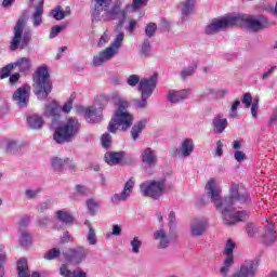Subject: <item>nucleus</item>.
<instances>
[{
	"label": "nucleus",
	"mask_w": 277,
	"mask_h": 277,
	"mask_svg": "<svg viewBox=\"0 0 277 277\" xmlns=\"http://www.w3.org/2000/svg\"><path fill=\"white\" fill-rule=\"evenodd\" d=\"M220 185V180L215 177L210 179L206 184L207 196L211 198L217 211L222 213L225 224L230 226L237 224V222H243L248 217V213L236 210L233 206L237 205V202H246L248 196L239 193V186L237 184H232L229 196L222 199V187Z\"/></svg>",
	"instance_id": "1"
},
{
	"label": "nucleus",
	"mask_w": 277,
	"mask_h": 277,
	"mask_svg": "<svg viewBox=\"0 0 277 277\" xmlns=\"http://www.w3.org/2000/svg\"><path fill=\"white\" fill-rule=\"evenodd\" d=\"M235 25L240 27L246 25V27L251 29V31H261V29L269 27V21H267V17L263 15L250 16L232 13L223 17L212 19L206 27L205 31L208 36H212L213 34H217V31H222V29L235 27Z\"/></svg>",
	"instance_id": "2"
},
{
	"label": "nucleus",
	"mask_w": 277,
	"mask_h": 277,
	"mask_svg": "<svg viewBox=\"0 0 277 277\" xmlns=\"http://www.w3.org/2000/svg\"><path fill=\"white\" fill-rule=\"evenodd\" d=\"M113 101L115 103V111L111 116V119L108 123L109 133H118V131H129L130 127H133L135 117L129 110L131 104L127 98L116 93L113 95Z\"/></svg>",
	"instance_id": "3"
},
{
	"label": "nucleus",
	"mask_w": 277,
	"mask_h": 277,
	"mask_svg": "<svg viewBox=\"0 0 277 277\" xmlns=\"http://www.w3.org/2000/svg\"><path fill=\"white\" fill-rule=\"evenodd\" d=\"M109 5H111V0H95V9L92 13L94 21L107 22L119 19L118 27H122V21L127 18L124 11L120 10L122 2L120 0L115 1L110 10L107 9Z\"/></svg>",
	"instance_id": "4"
},
{
	"label": "nucleus",
	"mask_w": 277,
	"mask_h": 277,
	"mask_svg": "<svg viewBox=\"0 0 277 277\" xmlns=\"http://www.w3.org/2000/svg\"><path fill=\"white\" fill-rule=\"evenodd\" d=\"M32 81L34 93L39 101H44V98L51 94V90H53L49 67H47V65L39 66L32 76Z\"/></svg>",
	"instance_id": "5"
},
{
	"label": "nucleus",
	"mask_w": 277,
	"mask_h": 277,
	"mask_svg": "<svg viewBox=\"0 0 277 277\" xmlns=\"http://www.w3.org/2000/svg\"><path fill=\"white\" fill-rule=\"evenodd\" d=\"M140 192L145 198L159 200L163 194L170 192V187L166 179L145 181L140 185Z\"/></svg>",
	"instance_id": "6"
},
{
	"label": "nucleus",
	"mask_w": 277,
	"mask_h": 277,
	"mask_svg": "<svg viewBox=\"0 0 277 277\" xmlns=\"http://www.w3.org/2000/svg\"><path fill=\"white\" fill-rule=\"evenodd\" d=\"M79 131H81V123L79 120L72 117L68 118L55 130L54 140L57 144L70 142Z\"/></svg>",
	"instance_id": "7"
},
{
	"label": "nucleus",
	"mask_w": 277,
	"mask_h": 277,
	"mask_svg": "<svg viewBox=\"0 0 277 277\" xmlns=\"http://www.w3.org/2000/svg\"><path fill=\"white\" fill-rule=\"evenodd\" d=\"M123 41L124 32H118L114 42H111L108 48L93 56V64L95 66H103V64H107V62L114 60V57L118 55V51H120V47H122Z\"/></svg>",
	"instance_id": "8"
},
{
	"label": "nucleus",
	"mask_w": 277,
	"mask_h": 277,
	"mask_svg": "<svg viewBox=\"0 0 277 277\" xmlns=\"http://www.w3.org/2000/svg\"><path fill=\"white\" fill-rule=\"evenodd\" d=\"M25 17H21L14 28V36L11 41V51H16V49H24L27 47L28 42L31 40V32H25L23 35V29H25Z\"/></svg>",
	"instance_id": "9"
},
{
	"label": "nucleus",
	"mask_w": 277,
	"mask_h": 277,
	"mask_svg": "<svg viewBox=\"0 0 277 277\" xmlns=\"http://www.w3.org/2000/svg\"><path fill=\"white\" fill-rule=\"evenodd\" d=\"M71 109L72 98H69L63 107H60V104H57L55 101H51L49 104L45 105L43 116H45V118H52V120H56L57 118H60L61 111H64V114H69Z\"/></svg>",
	"instance_id": "10"
},
{
	"label": "nucleus",
	"mask_w": 277,
	"mask_h": 277,
	"mask_svg": "<svg viewBox=\"0 0 277 277\" xmlns=\"http://www.w3.org/2000/svg\"><path fill=\"white\" fill-rule=\"evenodd\" d=\"M77 114H80V116H84L87 122H101L103 119V115L101 111H103V107H98V105L94 104L91 107H83V106H78L76 108Z\"/></svg>",
	"instance_id": "11"
},
{
	"label": "nucleus",
	"mask_w": 277,
	"mask_h": 277,
	"mask_svg": "<svg viewBox=\"0 0 277 277\" xmlns=\"http://www.w3.org/2000/svg\"><path fill=\"white\" fill-rule=\"evenodd\" d=\"M157 74H154L149 78L141 79L138 83V92L141 93V96L144 98H150V96H153L155 88H157Z\"/></svg>",
	"instance_id": "12"
},
{
	"label": "nucleus",
	"mask_w": 277,
	"mask_h": 277,
	"mask_svg": "<svg viewBox=\"0 0 277 277\" xmlns=\"http://www.w3.org/2000/svg\"><path fill=\"white\" fill-rule=\"evenodd\" d=\"M207 228H209V221L207 217H198L190 222L189 233L192 237H202V235L207 233Z\"/></svg>",
	"instance_id": "13"
},
{
	"label": "nucleus",
	"mask_w": 277,
	"mask_h": 277,
	"mask_svg": "<svg viewBox=\"0 0 277 277\" xmlns=\"http://www.w3.org/2000/svg\"><path fill=\"white\" fill-rule=\"evenodd\" d=\"M85 256H88V251H85L83 247L69 249L65 253L66 261H68V263H71L72 265H79V263L85 261Z\"/></svg>",
	"instance_id": "14"
},
{
	"label": "nucleus",
	"mask_w": 277,
	"mask_h": 277,
	"mask_svg": "<svg viewBox=\"0 0 277 277\" xmlns=\"http://www.w3.org/2000/svg\"><path fill=\"white\" fill-rule=\"evenodd\" d=\"M134 187H135V179L131 177L129 181L126 182L121 193L113 195L111 201L124 202V200H129V198H131V194H133Z\"/></svg>",
	"instance_id": "15"
},
{
	"label": "nucleus",
	"mask_w": 277,
	"mask_h": 277,
	"mask_svg": "<svg viewBox=\"0 0 277 277\" xmlns=\"http://www.w3.org/2000/svg\"><path fill=\"white\" fill-rule=\"evenodd\" d=\"M29 92H31V87H29V84L23 85L13 94V101H15L19 107H25L27 103H29Z\"/></svg>",
	"instance_id": "16"
},
{
	"label": "nucleus",
	"mask_w": 277,
	"mask_h": 277,
	"mask_svg": "<svg viewBox=\"0 0 277 277\" xmlns=\"http://www.w3.org/2000/svg\"><path fill=\"white\" fill-rule=\"evenodd\" d=\"M192 94V91L187 89L182 90H170L167 94V101L169 103H182V101H187Z\"/></svg>",
	"instance_id": "17"
},
{
	"label": "nucleus",
	"mask_w": 277,
	"mask_h": 277,
	"mask_svg": "<svg viewBox=\"0 0 277 277\" xmlns=\"http://www.w3.org/2000/svg\"><path fill=\"white\" fill-rule=\"evenodd\" d=\"M141 161L147 168H155L157 166V153L155 149L147 147L141 151Z\"/></svg>",
	"instance_id": "18"
},
{
	"label": "nucleus",
	"mask_w": 277,
	"mask_h": 277,
	"mask_svg": "<svg viewBox=\"0 0 277 277\" xmlns=\"http://www.w3.org/2000/svg\"><path fill=\"white\" fill-rule=\"evenodd\" d=\"M51 164L53 170H55L56 172H62V170H75V162H72V160L66 158V159H62V158H52L51 160Z\"/></svg>",
	"instance_id": "19"
},
{
	"label": "nucleus",
	"mask_w": 277,
	"mask_h": 277,
	"mask_svg": "<svg viewBox=\"0 0 277 277\" xmlns=\"http://www.w3.org/2000/svg\"><path fill=\"white\" fill-rule=\"evenodd\" d=\"M254 274H256V263L248 261L241 265L240 271L234 274L233 277H254Z\"/></svg>",
	"instance_id": "20"
},
{
	"label": "nucleus",
	"mask_w": 277,
	"mask_h": 277,
	"mask_svg": "<svg viewBox=\"0 0 277 277\" xmlns=\"http://www.w3.org/2000/svg\"><path fill=\"white\" fill-rule=\"evenodd\" d=\"M194 138L186 137L181 142L179 154L181 157H189L194 153Z\"/></svg>",
	"instance_id": "21"
},
{
	"label": "nucleus",
	"mask_w": 277,
	"mask_h": 277,
	"mask_svg": "<svg viewBox=\"0 0 277 277\" xmlns=\"http://www.w3.org/2000/svg\"><path fill=\"white\" fill-rule=\"evenodd\" d=\"M104 159L108 166H118L122 159H124V153L122 151H107Z\"/></svg>",
	"instance_id": "22"
},
{
	"label": "nucleus",
	"mask_w": 277,
	"mask_h": 277,
	"mask_svg": "<svg viewBox=\"0 0 277 277\" xmlns=\"http://www.w3.org/2000/svg\"><path fill=\"white\" fill-rule=\"evenodd\" d=\"M42 14H44V0H40L32 13L34 27H40L42 25Z\"/></svg>",
	"instance_id": "23"
},
{
	"label": "nucleus",
	"mask_w": 277,
	"mask_h": 277,
	"mask_svg": "<svg viewBox=\"0 0 277 277\" xmlns=\"http://www.w3.org/2000/svg\"><path fill=\"white\" fill-rule=\"evenodd\" d=\"M14 68H18L19 72L27 74L31 70V58L19 57L15 63H13Z\"/></svg>",
	"instance_id": "24"
},
{
	"label": "nucleus",
	"mask_w": 277,
	"mask_h": 277,
	"mask_svg": "<svg viewBox=\"0 0 277 277\" xmlns=\"http://www.w3.org/2000/svg\"><path fill=\"white\" fill-rule=\"evenodd\" d=\"M146 124H148V119H142L140 121H136L132 129H131V136L132 140H138L140 138V133H142V131H144V129H146Z\"/></svg>",
	"instance_id": "25"
},
{
	"label": "nucleus",
	"mask_w": 277,
	"mask_h": 277,
	"mask_svg": "<svg viewBox=\"0 0 277 277\" xmlns=\"http://www.w3.org/2000/svg\"><path fill=\"white\" fill-rule=\"evenodd\" d=\"M60 274L64 277H88V274L82 269L78 268L77 271L71 272L70 269H68V266L66 264H63L61 266Z\"/></svg>",
	"instance_id": "26"
},
{
	"label": "nucleus",
	"mask_w": 277,
	"mask_h": 277,
	"mask_svg": "<svg viewBox=\"0 0 277 277\" xmlns=\"http://www.w3.org/2000/svg\"><path fill=\"white\" fill-rule=\"evenodd\" d=\"M50 15L53 16L55 21H64L66 16H70V6H66L64 10L58 5L50 12Z\"/></svg>",
	"instance_id": "27"
},
{
	"label": "nucleus",
	"mask_w": 277,
	"mask_h": 277,
	"mask_svg": "<svg viewBox=\"0 0 277 277\" xmlns=\"http://www.w3.org/2000/svg\"><path fill=\"white\" fill-rule=\"evenodd\" d=\"M196 8V1L195 0H186L182 3H180L179 9L182 12V16H189L194 13Z\"/></svg>",
	"instance_id": "28"
},
{
	"label": "nucleus",
	"mask_w": 277,
	"mask_h": 277,
	"mask_svg": "<svg viewBox=\"0 0 277 277\" xmlns=\"http://www.w3.org/2000/svg\"><path fill=\"white\" fill-rule=\"evenodd\" d=\"M263 241L266 246H272V243H274V241H276V230L274 228L273 223H268L266 225V232L263 237Z\"/></svg>",
	"instance_id": "29"
},
{
	"label": "nucleus",
	"mask_w": 277,
	"mask_h": 277,
	"mask_svg": "<svg viewBox=\"0 0 277 277\" xmlns=\"http://www.w3.org/2000/svg\"><path fill=\"white\" fill-rule=\"evenodd\" d=\"M215 133H224L226 127H228V121L226 118L222 117L221 115L214 117L213 122Z\"/></svg>",
	"instance_id": "30"
},
{
	"label": "nucleus",
	"mask_w": 277,
	"mask_h": 277,
	"mask_svg": "<svg viewBox=\"0 0 277 277\" xmlns=\"http://www.w3.org/2000/svg\"><path fill=\"white\" fill-rule=\"evenodd\" d=\"M154 239L158 241L159 248H168V243H170V238L168 234L163 229H159L154 233Z\"/></svg>",
	"instance_id": "31"
},
{
	"label": "nucleus",
	"mask_w": 277,
	"mask_h": 277,
	"mask_svg": "<svg viewBox=\"0 0 277 277\" xmlns=\"http://www.w3.org/2000/svg\"><path fill=\"white\" fill-rule=\"evenodd\" d=\"M84 224L89 228V232L87 234V241L89 246H96V243H98V239L96 238V230L94 229V227H92L90 221H85Z\"/></svg>",
	"instance_id": "32"
},
{
	"label": "nucleus",
	"mask_w": 277,
	"mask_h": 277,
	"mask_svg": "<svg viewBox=\"0 0 277 277\" xmlns=\"http://www.w3.org/2000/svg\"><path fill=\"white\" fill-rule=\"evenodd\" d=\"M17 273H18V277H30L31 276L29 274V266L27 265L26 259H21L17 262Z\"/></svg>",
	"instance_id": "33"
},
{
	"label": "nucleus",
	"mask_w": 277,
	"mask_h": 277,
	"mask_svg": "<svg viewBox=\"0 0 277 277\" xmlns=\"http://www.w3.org/2000/svg\"><path fill=\"white\" fill-rule=\"evenodd\" d=\"M28 124L31 129H42L44 120L38 115L28 117Z\"/></svg>",
	"instance_id": "34"
},
{
	"label": "nucleus",
	"mask_w": 277,
	"mask_h": 277,
	"mask_svg": "<svg viewBox=\"0 0 277 277\" xmlns=\"http://www.w3.org/2000/svg\"><path fill=\"white\" fill-rule=\"evenodd\" d=\"M130 248L132 254H140V250L142 249V239L137 236L133 237L130 240Z\"/></svg>",
	"instance_id": "35"
},
{
	"label": "nucleus",
	"mask_w": 277,
	"mask_h": 277,
	"mask_svg": "<svg viewBox=\"0 0 277 277\" xmlns=\"http://www.w3.org/2000/svg\"><path fill=\"white\" fill-rule=\"evenodd\" d=\"M56 217L60 222H63V224H72L74 222L72 215L66 211L58 210L56 212Z\"/></svg>",
	"instance_id": "36"
},
{
	"label": "nucleus",
	"mask_w": 277,
	"mask_h": 277,
	"mask_svg": "<svg viewBox=\"0 0 277 277\" xmlns=\"http://www.w3.org/2000/svg\"><path fill=\"white\" fill-rule=\"evenodd\" d=\"M14 63H11L0 69V79H8L10 77V72L14 70Z\"/></svg>",
	"instance_id": "37"
},
{
	"label": "nucleus",
	"mask_w": 277,
	"mask_h": 277,
	"mask_svg": "<svg viewBox=\"0 0 277 277\" xmlns=\"http://www.w3.org/2000/svg\"><path fill=\"white\" fill-rule=\"evenodd\" d=\"M235 247H236V245L233 240H227L226 245H225V248H224V251H223L224 256H233V252L235 250Z\"/></svg>",
	"instance_id": "38"
},
{
	"label": "nucleus",
	"mask_w": 277,
	"mask_h": 277,
	"mask_svg": "<svg viewBox=\"0 0 277 277\" xmlns=\"http://www.w3.org/2000/svg\"><path fill=\"white\" fill-rule=\"evenodd\" d=\"M148 98L149 97L141 96V100H134V107H136V109H146V107H148Z\"/></svg>",
	"instance_id": "39"
},
{
	"label": "nucleus",
	"mask_w": 277,
	"mask_h": 277,
	"mask_svg": "<svg viewBox=\"0 0 277 277\" xmlns=\"http://www.w3.org/2000/svg\"><path fill=\"white\" fill-rule=\"evenodd\" d=\"M103 148H110L111 147V134L104 133L101 137Z\"/></svg>",
	"instance_id": "40"
},
{
	"label": "nucleus",
	"mask_w": 277,
	"mask_h": 277,
	"mask_svg": "<svg viewBox=\"0 0 277 277\" xmlns=\"http://www.w3.org/2000/svg\"><path fill=\"white\" fill-rule=\"evenodd\" d=\"M240 101H241L242 105L246 106L247 109H250L252 103L254 102V101H252V94H250V93L243 94L241 96Z\"/></svg>",
	"instance_id": "41"
},
{
	"label": "nucleus",
	"mask_w": 277,
	"mask_h": 277,
	"mask_svg": "<svg viewBox=\"0 0 277 277\" xmlns=\"http://www.w3.org/2000/svg\"><path fill=\"white\" fill-rule=\"evenodd\" d=\"M87 207H88L91 215H94V213H96V210L98 209V201H96L94 199H89L87 201Z\"/></svg>",
	"instance_id": "42"
},
{
	"label": "nucleus",
	"mask_w": 277,
	"mask_h": 277,
	"mask_svg": "<svg viewBox=\"0 0 277 277\" xmlns=\"http://www.w3.org/2000/svg\"><path fill=\"white\" fill-rule=\"evenodd\" d=\"M64 29H66V26H64V25L53 26L50 31V38H57V35L62 34V31H64Z\"/></svg>",
	"instance_id": "43"
},
{
	"label": "nucleus",
	"mask_w": 277,
	"mask_h": 277,
	"mask_svg": "<svg viewBox=\"0 0 277 277\" xmlns=\"http://www.w3.org/2000/svg\"><path fill=\"white\" fill-rule=\"evenodd\" d=\"M57 256H60V249H51L45 253L44 259H47V261H53V259H57Z\"/></svg>",
	"instance_id": "44"
},
{
	"label": "nucleus",
	"mask_w": 277,
	"mask_h": 277,
	"mask_svg": "<svg viewBox=\"0 0 277 277\" xmlns=\"http://www.w3.org/2000/svg\"><path fill=\"white\" fill-rule=\"evenodd\" d=\"M109 40H111V35H109V32L105 31L98 42H97V47H105V44H107V42H109Z\"/></svg>",
	"instance_id": "45"
},
{
	"label": "nucleus",
	"mask_w": 277,
	"mask_h": 277,
	"mask_svg": "<svg viewBox=\"0 0 277 277\" xmlns=\"http://www.w3.org/2000/svg\"><path fill=\"white\" fill-rule=\"evenodd\" d=\"M157 31V24L155 23H150L146 26L145 28V34L146 36H148L149 38L155 36V32Z\"/></svg>",
	"instance_id": "46"
},
{
	"label": "nucleus",
	"mask_w": 277,
	"mask_h": 277,
	"mask_svg": "<svg viewBox=\"0 0 277 277\" xmlns=\"http://www.w3.org/2000/svg\"><path fill=\"white\" fill-rule=\"evenodd\" d=\"M251 115H252V118H256V116H259V97H255L252 102Z\"/></svg>",
	"instance_id": "47"
},
{
	"label": "nucleus",
	"mask_w": 277,
	"mask_h": 277,
	"mask_svg": "<svg viewBox=\"0 0 277 277\" xmlns=\"http://www.w3.org/2000/svg\"><path fill=\"white\" fill-rule=\"evenodd\" d=\"M148 4V0H133L132 8L133 10H140L141 8H145Z\"/></svg>",
	"instance_id": "48"
},
{
	"label": "nucleus",
	"mask_w": 277,
	"mask_h": 277,
	"mask_svg": "<svg viewBox=\"0 0 277 277\" xmlns=\"http://www.w3.org/2000/svg\"><path fill=\"white\" fill-rule=\"evenodd\" d=\"M19 241H21L22 246H27V243H29V241H31V236L29 235V233L23 232L21 234Z\"/></svg>",
	"instance_id": "49"
},
{
	"label": "nucleus",
	"mask_w": 277,
	"mask_h": 277,
	"mask_svg": "<svg viewBox=\"0 0 277 277\" xmlns=\"http://www.w3.org/2000/svg\"><path fill=\"white\" fill-rule=\"evenodd\" d=\"M140 76L137 75H132L128 78L127 82L129 85H131L132 88L137 85V83L140 84Z\"/></svg>",
	"instance_id": "50"
},
{
	"label": "nucleus",
	"mask_w": 277,
	"mask_h": 277,
	"mask_svg": "<svg viewBox=\"0 0 277 277\" xmlns=\"http://www.w3.org/2000/svg\"><path fill=\"white\" fill-rule=\"evenodd\" d=\"M239 105H241V102L235 101L232 105V114L229 115V118H237V109L239 108Z\"/></svg>",
	"instance_id": "51"
},
{
	"label": "nucleus",
	"mask_w": 277,
	"mask_h": 277,
	"mask_svg": "<svg viewBox=\"0 0 277 277\" xmlns=\"http://www.w3.org/2000/svg\"><path fill=\"white\" fill-rule=\"evenodd\" d=\"M195 67L184 68L181 72L183 79H187V77H192L194 75Z\"/></svg>",
	"instance_id": "52"
},
{
	"label": "nucleus",
	"mask_w": 277,
	"mask_h": 277,
	"mask_svg": "<svg viewBox=\"0 0 277 277\" xmlns=\"http://www.w3.org/2000/svg\"><path fill=\"white\" fill-rule=\"evenodd\" d=\"M224 141H217L216 142V149H215V154L217 155V157H222V155H224Z\"/></svg>",
	"instance_id": "53"
},
{
	"label": "nucleus",
	"mask_w": 277,
	"mask_h": 277,
	"mask_svg": "<svg viewBox=\"0 0 277 277\" xmlns=\"http://www.w3.org/2000/svg\"><path fill=\"white\" fill-rule=\"evenodd\" d=\"M38 194H40V190H38V189H27L25 192V196H26V198H28V200H31V198H36V196H38Z\"/></svg>",
	"instance_id": "54"
},
{
	"label": "nucleus",
	"mask_w": 277,
	"mask_h": 277,
	"mask_svg": "<svg viewBox=\"0 0 277 277\" xmlns=\"http://www.w3.org/2000/svg\"><path fill=\"white\" fill-rule=\"evenodd\" d=\"M234 158L236 159V161L241 163V161H245V159H246V154L241 150H236L234 153Z\"/></svg>",
	"instance_id": "55"
},
{
	"label": "nucleus",
	"mask_w": 277,
	"mask_h": 277,
	"mask_svg": "<svg viewBox=\"0 0 277 277\" xmlns=\"http://www.w3.org/2000/svg\"><path fill=\"white\" fill-rule=\"evenodd\" d=\"M5 252H0V277H3V265H5Z\"/></svg>",
	"instance_id": "56"
},
{
	"label": "nucleus",
	"mask_w": 277,
	"mask_h": 277,
	"mask_svg": "<svg viewBox=\"0 0 277 277\" xmlns=\"http://www.w3.org/2000/svg\"><path fill=\"white\" fill-rule=\"evenodd\" d=\"M135 27H137V21L135 19H130L129 25L126 27L127 31L130 34H133L135 31Z\"/></svg>",
	"instance_id": "57"
},
{
	"label": "nucleus",
	"mask_w": 277,
	"mask_h": 277,
	"mask_svg": "<svg viewBox=\"0 0 277 277\" xmlns=\"http://www.w3.org/2000/svg\"><path fill=\"white\" fill-rule=\"evenodd\" d=\"M224 265L227 267H232L233 263H235L234 255H225Z\"/></svg>",
	"instance_id": "58"
},
{
	"label": "nucleus",
	"mask_w": 277,
	"mask_h": 277,
	"mask_svg": "<svg viewBox=\"0 0 277 277\" xmlns=\"http://www.w3.org/2000/svg\"><path fill=\"white\" fill-rule=\"evenodd\" d=\"M113 235L115 236L122 235V228L119 225H113Z\"/></svg>",
	"instance_id": "59"
},
{
	"label": "nucleus",
	"mask_w": 277,
	"mask_h": 277,
	"mask_svg": "<svg viewBox=\"0 0 277 277\" xmlns=\"http://www.w3.org/2000/svg\"><path fill=\"white\" fill-rule=\"evenodd\" d=\"M150 51V41H144L142 45V52L143 53H148Z\"/></svg>",
	"instance_id": "60"
},
{
	"label": "nucleus",
	"mask_w": 277,
	"mask_h": 277,
	"mask_svg": "<svg viewBox=\"0 0 277 277\" xmlns=\"http://www.w3.org/2000/svg\"><path fill=\"white\" fill-rule=\"evenodd\" d=\"M226 94H228V91H226L225 89L215 92L216 98H222L223 96H226Z\"/></svg>",
	"instance_id": "61"
},
{
	"label": "nucleus",
	"mask_w": 277,
	"mask_h": 277,
	"mask_svg": "<svg viewBox=\"0 0 277 277\" xmlns=\"http://www.w3.org/2000/svg\"><path fill=\"white\" fill-rule=\"evenodd\" d=\"M220 272H221V274H222L223 276H227L228 273L230 272V266H226V265L224 264V266L220 268Z\"/></svg>",
	"instance_id": "62"
},
{
	"label": "nucleus",
	"mask_w": 277,
	"mask_h": 277,
	"mask_svg": "<svg viewBox=\"0 0 277 277\" xmlns=\"http://www.w3.org/2000/svg\"><path fill=\"white\" fill-rule=\"evenodd\" d=\"M16 148V142H9L6 145L8 153H12Z\"/></svg>",
	"instance_id": "63"
},
{
	"label": "nucleus",
	"mask_w": 277,
	"mask_h": 277,
	"mask_svg": "<svg viewBox=\"0 0 277 277\" xmlns=\"http://www.w3.org/2000/svg\"><path fill=\"white\" fill-rule=\"evenodd\" d=\"M18 79H21V75L14 74L10 77V83H16V81H18Z\"/></svg>",
	"instance_id": "64"
}]
</instances>
